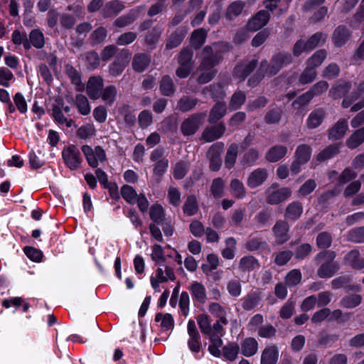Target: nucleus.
Here are the masks:
<instances>
[{
  "label": "nucleus",
  "mask_w": 364,
  "mask_h": 364,
  "mask_svg": "<svg viewBox=\"0 0 364 364\" xmlns=\"http://www.w3.org/2000/svg\"><path fill=\"white\" fill-rule=\"evenodd\" d=\"M279 358L278 348L273 345L266 347L261 355V364H276Z\"/></svg>",
  "instance_id": "obj_21"
},
{
  "label": "nucleus",
  "mask_w": 364,
  "mask_h": 364,
  "mask_svg": "<svg viewBox=\"0 0 364 364\" xmlns=\"http://www.w3.org/2000/svg\"><path fill=\"white\" fill-rule=\"evenodd\" d=\"M139 17L138 11H131L129 14L118 17L113 23L116 27L124 28L131 25Z\"/></svg>",
  "instance_id": "obj_34"
},
{
  "label": "nucleus",
  "mask_w": 364,
  "mask_h": 364,
  "mask_svg": "<svg viewBox=\"0 0 364 364\" xmlns=\"http://www.w3.org/2000/svg\"><path fill=\"white\" fill-rule=\"evenodd\" d=\"M76 106L80 114L87 115L90 112V107L89 105L87 97L81 94H78L75 97Z\"/></svg>",
  "instance_id": "obj_54"
},
{
  "label": "nucleus",
  "mask_w": 364,
  "mask_h": 364,
  "mask_svg": "<svg viewBox=\"0 0 364 364\" xmlns=\"http://www.w3.org/2000/svg\"><path fill=\"white\" fill-rule=\"evenodd\" d=\"M227 112L226 104L223 102H217L210 111L208 121L210 124L216 123L221 119Z\"/></svg>",
  "instance_id": "obj_19"
},
{
  "label": "nucleus",
  "mask_w": 364,
  "mask_h": 364,
  "mask_svg": "<svg viewBox=\"0 0 364 364\" xmlns=\"http://www.w3.org/2000/svg\"><path fill=\"white\" fill-rule=\"evenodd\" d=\"M267 176L266 168H258L250 173L247 180V184L250 188H255L267 180Z\"/></svg>",
  "instance_id": "obj_17"
},
{
  "label": "nucleus",
  "mask_w": 364,
  "mask_h": 364,
  "mask_svg": "<svg viewBox=\"0 0 364 364\" xmlns=\"http://www.w3.org/2000/svg\"><path fill=\"white\" fill-rule=\"evenodd\" d=\"M312 149L309 145L300 144L297 146L295 151V159L306 164L311 158Z\"/></svg>",
  "instance_id": "obj_38"
},
{
  "label": "nucleus",
  "mask_w": 364,
  "mask_h": 364,
  "mask_svg": "<svg viewBox=\"0 0 364 364\" xmlns=\"http://www.w3.org/2000/svg\"><path fill=\"white\" fill-rule=\"evenodd\" d=\"M312 251V246L309 243H303L298 246L294 251V257L301 260L306 258Z\"/></svg>",
  "instance_id": "obj_59"
},
{
  "label": "nucleus",
  "mask_w": 364,
  "mask_h": 364,
  "mask_svg": "<svg viewBox=\"0 0 364 364\" xmlns=\"http://www.w3.org/2000/svg\"><path fill=\"white\" fill-rule=\"evenodd\" d=\"M327 116L326 109L323 107L316 108L309 114L306 119V127L309 129H314L322 124Z\"/></svg>",
  "instance_id": "obj_13"
},
{
  "label": "nucleus",
  "mask_w": 364,
  "mask_h": 364,
  "mask_svg": "<svg viewBox=\"0 0 364 364\" xmlns=\"http://www.w3.org/2000/svg\"><path fill=\"white\" fill-rule=\"evenodd\" d=\"M259 300L260 298L257 294H250L243 299L242 307L245 310H251L258 304Z\"/></svg>",
  "instance_id": "obj_60"
},
{
  "label": "nucleus",
  "mask_w": 364,
  "mask_h": 364,
  "mask_svg": "<svg viewBox=\"0 0 364 364\" xmlns=\"http://www.w3.org/2000/svg\"><path fill=\"white\" fill-rule=\"evenodd\" d=\"M289 222L285 220H277L272 228V232L276 238V242L282 245L290 239Z\"/></svg>",
  "instance_id": "obj_8"
},
{
  "label": "nucleus",
  "mask_w": 364,
  "mask_h": 364,
  "mask_svg": "<svg viewBox=\"0 0 364 364\" xmlns=\"http://www.w3.org/2000/svg\"><path fill=\"white\" fill-rule=\"evenodd\" d=\"M283 110L281 107H275L269 109L265 114L264 119L268 124H277L280 122Z\"/></svg>",
  "instance_id": "obj_44"
},
{
  "label": "nucleus",
  "mask_w": 364,
  "mask_h": 364,
  "mask_svg": "<svg viewBox=\"0 0 364 364\" xmlns=\"http://www.w3.org/2000/svg\"><path fill=\"white\" fill-rule=\"evenodd\" d=\"M190 290L192 292L194 298L200 303L203 304L205 301L206 294L205 289L203 284L195 282L192 284L190 287Z\"/></svg>",
  "instance_id": "obj_45"
},
{
  "label": "nucleus",
  "mask_w": 364,
  "mask_h": 364,
  "mask_svg": "<svg viewBox=\"0 0 364 364\" xmlns=\"http://www.w3.org/2000/svg\"><path fill=\"white\" fill-rule=\"evenodd\" d=\"M316 75L315 68L307 65L299 76V81L302 85L310 83L316 78Z\"/></svg>",
  "instance_id": "obj_55"
},
{
  "label": "nucleus",
  "mask_w": 364,
  "mask_h": 364,
  "mask_svg": "<svg viewBox=\"0 0 364 364\" xmlns=\"http://www.w3.org/2000/svg\"><path fill=\"white\" fill-rule=\"evenodd\" d=\"M259 267L257 259L253 256H246L242 257L239 264V268L242 272H250Z\"/></svg>",
  "instance_id": "obj_41"
},
{
  "label": "nucleus",
  "mask_w": 364,
  "mask_h": 364,
  "mask_svg": "<svg viewBox=\"0 0 364 364\" xmlns=\"http://www.w3.org/2000/svg\"><path fill=\"white\" fill-rule=\"evenodd\" d=\"M205 113H196L186 119L181 125V130L183 135H193L199 129L201 121L205 118Z\"/></svg>",
  "instance_id": "obj_6"
},
{
  "label": "nucleus",
  "mask_w": 364,
  "mask_h": 364,
  "mask_svg": "<svg viewBox=\"0 0 364 364\" xmlns=\"http://www.w3.org/2000/svg\"><path fill=\"white\" fill-rule=\"evenodd\" d=\"M107 34V31L105 28L104 27H100L95 30L91 34H90V39L92 42V44L97 45L102 43Z\"/></svg>",
  "instance_id": "obj_63"
},
{
  "label": "nucleus",
  "mask_w": 364,
  "mask_h": 364,
  "mask_svg": "<svg viewBox=\"0 0 364 364\" xmlns=\"http://www.w3.org/2000/svg\"><path fill=\"white\" fill-rule=\"evenodd\" d=\"M332 241L331 234L327 232H320L316 239L317 247L323 250H326V249L331 247Z\"/></svg>",
  "instance_id": "obj_49"
},
{
  "label": "nucleus",
  "mask_w": 364,
  "mask_h": 364,
  "mask_svg": "<svg viewBox=\"0 0 364 364\" xmlns=\"http://www.w3.org/2000/svg\"><path fill=\"white\" fill-rule=\"evenodd\" d=\"M65 72L70 77L71 82L76 86V90L78 92L84 91L85 86L81 82V76L79 72L70 65H65Z\"/></svg>",
  "instance_id": "obj_30"
},
{
  "label": "nucleus",
  "mask_w": 364,
  "mask_h": 364,
  "mask_svg": "<svg viewBox=\"0 0 364 364\" xmlns=\"http://www.w3.org/2000/svg\"><path fill=\"white\" fill-rule=\"evenodd\" d=\"M301 274L299 269L290 271L285 277L286 284L289 287L299 284L301 281Z\"/></svg>",
  "instance_id": "obj_62"
},
{
  "label": "nucleus",
  "mask_w": 364,
  "mask_h": 364,
  "mask_svg": "<svg viewBox=\"0 0 364 364\" xmlns=\"http://www.w3.org/2000/svg\"><path fill=\"white\" fill-rule=\"evenodd\" d=\"M123 5L118 1H109L106 4L103 11L104 16L109 17L113 14H117L123 9Z\"/></svg>",
  "instance_id": "obj_56"
},
{
  "label": "nucleus",
  "mask_w": 364,
  "mask_h": 364,
  "mask_svg": "<svg viewBox=\"0 0 364 364\" xmlns=\"http://www.w3.org/2000/svg\"><path fill=\"white\" fill-rule=\"evenodd\" d=\"M82 151L85 154L89 165L93 168L97 167L98 159L96 158L93 149L90 146L83 145L82 146Z\"/></svg>",
  "instance_id": "obj_64"
},
{
  "label": "nucleus",
  "mask_w": 364,
  "mask_h": 364,
  "mask_svg": "<svg viewBox=\"0 0 364 364\" xmlns=\"http://www.w3.org/2000/svg\"><path fill=\"white\" fill-rule=\"evenodd\" d=\"M204 95H210L214 100L223 99L225 96V91L220 83H213L203 88L201 91Z\"/></svg>",
  "instance_id": "obj_29"
},
{
  "label": "nucleus",
  "mask_w": 364,
  "mask_h": 364,
  "mask_svg": "<svg viewBox=\"0 0 364 364\" xmlns=\"http://www.w3.org/2000/svg\"><path fill=\"white\" fill-rule=\"evenodd\" d=\"M240 347L236 343H231L223 348V355L228 360L233 361L237 358Z\"/></svg>",
  "instance_id": "obj_50"
},
{
  "label": "nucleus",
  "mask_w": 364,
  "mask_h": 364,
  "mask_svg": "<svg viewBox=\"0 0 364 364\" xmlns=\"http://www.w3.org/2000/svg\"><path fill=\"white\" fill-rule=\"evenodd\" d=\"M246 96L244 92L239 90L231 97L229 102V108L232 110L238 109L245 102Z\"/></svg>",
  "instance_id": "obj_47"
},
{
  "label": "nucleus",
  "mask_w": 364,
  "mask_h": 364,
  "mask_svg": "<svg viewBox=\"0 0 364 364\" xmlns=\"http://www.w3.org/2000/svg\"><path fill=\"white\" fill-rule=\"evenodd\" d=\"M201 55L202 61L198 68V70H213V68L218 65L223 59L220 45L218 43L205 46L202 50Z\"/></svg>",
  "instance_id": "obj_3"
},
{
  "label": "nucleus",
  "mask_w": 364,
  "mask_h": 364,
  "mask_svg": "<svg viewBox=\"0 0 364 364\" xmlns=\"http://www.w3.org/2000/svg\"><path fill=\"white\" fill-rule=\"evenodd\" d=\"M291 193L289 188L283 187L267 194L266 201L270 205H277L287 200L291 196Z\"/></svg>",
  "instance_id": "obj_15"
},
{
  "label": "nucleus",
  "mask_w": 364,
  "mask_h": 364,
  "mask_svg": "<svg viewBox=\"0 0 364 364\" xmlns=\"http://www.w3.org/2000/svg\"><path fill=\"white\" fill-rule=\"evenodd\" d=\"M348 129L346 119H340L332 127L328 129V139L330 141H337L343 138Z\"/></svg>",
  "instance_id": "obj_12"
},
{
  "label": "nucleus",
  "mask_w": 364,
  "mask_h": 364,
  "mask_svg": "<svg viewBox=\"0 0 364 364\" xmlns=\"http://www.w3.org/2000/svg\"><path fill=\"white\" fill-rule=\"evenodd\" d=\"M198 100L196 98H192L188 96H183L178 101L176 109L182 112H186L193 109L198 104Z\"/></svg>",
  "instance_id": "obj_36"
},
{
  "label": "nucleus",
  "mask_w": 364,
  "mask_h": 364,
  "mask_svg": "<svg viewBox=\"0 0 364 364\" xmlns=\"http://www.w3.org/2000/svg\"><path fill=\"white\" fill-rule=\"evenodd\" d=\"M224 123L220 122L215 125L206 127L201 136V139L207 142L213 141L220 138L225 132Z\"/></svg>",
  "instance_id": "obj_11"
},
{
  "label": "nucleus",
  "mask_w": 364,
  "mask_h": 364,
  "mask_svg": "<svg viewBox=\"0 0 364 364\" xmlns=\"http://www.w3.org/2000/svg\"><path fill=\"white\" fill-rule=\"evenodd\" d=\"M341 144H330L316 155V160L322 162L328 160L340 153Z\"/></svg>",
  "instance_id": "obj_23"
},
{
  "label": "nucleus",
  "mask_w": 364,
  "mask_h": 364,
  "mask_svg": "<svg viewBox=\"0 0 364 364\" xmlns=\"http://www.w3.org/2000/svg\"><path fill=\"white\" fill-rule=\"evenodd\" d=\"M198 209V202L195 196L191 195L188 196L183 210L185 214L188 215H193Z\"/></svg>",
  "instance_id": "obj_48"
},
{
  "label": "nucleus",
  "mask_w": 364,
  "mask_h": 364,
  "mask_svg": "<svg viewBox=\"0 0 364 364\" xmlns=\"http://www.w3.org/2000/svg\"><path fill=\"white\" fill-rule=\"evenodd\" d=\"M224 149V144L223 142H217L212 144L207 153L206 157L210 163V169L213 171H218L222 165V159L220 155Z\"/></svg>",
  "instance_id": "obj_5"
},
{
  "label": "nucleus",
  "mask_w": 364,
  "mask_h": 364,
  "mask_svg": "<svg viewBox=\"0 0 364 364\" xmlns=\"http://www.w3.org/2000/svg\"><path fill=\"white\" fill-rule=\"evenodd\" d=\"M85 60L87 68L89 70H94L97 68L100 63L98 53L94 50H91L85 53Z\"/></svg>",
  "instance_id": "obj_57"
},
{
  "label": "nucleus",
  "mask_w": 364,
  "mask_h": 364,
  "mask_svg": "<svg viewBox=\"0 0 364 364\" xmlns=\"http://www.w3.org/2000/svg\"><path fill=\"white\" fill-rule=\"evenodd\" d=\"M225 181L222 178H215L210 186V193L215 198H219L224 194Z\"/></svg>",
  "instance_id": "obj_46"
},
{
  "label": "nucleus",
  "mask_w": 364,
  "mask_h": 364,
  "mask_svg": "<svg viewBox=\"0 0 364 364\" xmlns=\"http://www.w3.org/2000/svg\"><path fill=\"white\" fill-rule=\"evenodd\" d=\"M351 88L349 82H341L333 85L329 91V95L333 99H339L348 94Z\"/></svg>",
  "instance_id": "obj_33"
},
{
  "label": "nucleus",
  "mask_w": 364,
  "mask_h": 364,
  "mask_svg": "<svg viewBox=\"0 0 364 364\" xmlns=\"http://www.w3.org/2000/svg\"><path fill=\"white\" fill-rule=\"evenodd\" d=\"M151 62V56L148 53H136L132 63L134 71L141 73L145 70Z\"/></svg>",
  "instance_id": "obj_18"
},
{
  "label": "nucleus",
  "mask_w": 364,
  "mask_h": 364,
  "mask_svg": "<svg viewBox=\"0 0 364 364\" xmlns=\"http://www.w3.org/2000/svg\"><path fill=\"white\" fill-rule=\"evenodd\" d=\"M258 348L257 341L254 338H247L241 343V353L247 357L255 355Z\"/></svg>",
  "instance_id": "obj_32"
},
{
  "label": "nucleus",
  "mask_w": 364,
  "mask_h": 364,
  "mask_svg": "<svg viewBox=\"0 0 364 364\" xmlns=\"http://www.w3.org/2000/svg\"><path fill=\"white\" fill-rule=\"evenodd\" d=\"M29 39L32 46L36 48H41L45 45L43 34L38 29H34L30 33Z\"/></svg>",
  "instance_id": "obj_53"
},
{
  "label": "nucleus",
  "mask_w": 364,
  "mask_h": 364,
  "mask_svg": "<svg viewBox=\"0 0 364 364\" xmlns=\"http://www.w3.org/2000/svg\"><path fill=\"white\" fill-rule=\"evenodd\" d=\"M193 51L190 47L183 48L178 55V63L193 67Z\"/></svg>",
  "instance_id": "obj_40"
},
{
  "label": "nucleus",
  "mask_w": 364,
  "mask_h": 364,
  "mask_svg": "<svg viewBox=\"0 0 364 364\" xmlns=\"http://www.w3.org/2000/svg\"><path fill=\"white\" fill-rule=\"evenodd\" d=\"M132 53L129 50L122 49L117 55L116 59L109 67V72L112 76H118L122 73L129 64Z\"/></svg>",
  "instance_id": "obj_4"
},
{
  "label": "nucleus",
  "mask_w": 364,
  "mask_h": 364,
  "mask_svg": "<svg viewBox=\"0 0 364 364\" xmlns=\"http://www.w3.org/2000/svg\"><path fill=\"white\" fill-rule=\"evenodd\" d=\"M238 153V146L236 144H231L227 151L225 157V165L228 169L232 168L235 164Z\"/></svg>",
  "instance_id": "obj_42"
},
{
  "label": "nucleus",
  "mask_w": 364,
  "mask_h": 364,
  "mask_svg": "<svg viewBox=\"0 0 364 364\" xmlns=\"http://www.w3.org/2000/svg\"><path fill=\"white\" fill-rule=\"evenodd\" d=\"M269 18V11L260 10L248 21L247 28L250 31H257L266 26Z\"/></svg>",
  "instance_id": "obj_7"
},
{
  "label": "nucleus",
  "mask_w": 364,
  "mask_h": 364,
  "mask_svg": "<svg viewBox=\"0 0 364 364\" xmlns=\"http://www.w3.org/2000/svg\"><path fill=\"white\" fill-rule=\"evenodd\" d=\"M302 213V203L299 201H293L286 207L284 218L287 222H295L300 218Z\"/></svg>",
  "instance_id": "obj_16"
},
{
  "label": "nucleus",
  "mask_w": 364,
  "mask_h": 364,
  "mask_svg": "<svg viewBox=\"0 0 364 364\" xmlns=\"http://www.w3.org/2000/svg\"><path fill=\"white\" fill-rule=\"evenodd\" d=\"M159 89L162 95L170 97L174 95L176 87L172 78L169 75H166L162 77L159 82Z\"/></svg>",
  "instance_id": "obj_24"
},
{
  "label": "nucleus",
  "mask_w": 364,
  "mask_h": 364,
  "mask_svg": "<svg viewBox=\"0 0 364 364\" xmlns=\"http://www.w3.org/2000/svg\"><path fill=\"white\" fill-rule=\"evenodd\" d=\"M364 142V127L356 129L346 141V146L354 149Z\"/></svg>",
  "instance_id": "obj_27"
},
{
  "label": "nucleus",
  "mask_w": 364,
  "mask_h": 364,
  "mask_svg": "<svg viewBox=\"0 0 364 364\" xmlns=\"http://www.w3.org/2000/svg\"><path fill=\"white\" fill-rule=\"evenodd\" d=\"M206 36V31L203 28H199L193 31L190 38V45L191 48L195 50H198L201 48L205 42Z\"/></svg>",
  "instance_id": "obj_26"
},
{
  "label": "nucleus",
  "mask_w": 364,
  "mask_h": 364,
  "mask_svg": "<svg viewBox=\"0 0 364 364\" xmlns=\"http://www.w3.org/2000/svg\"><path fill=\"white\" fill-rule=\"evenodd\" d=\"M294 61L291 53L281 50L274 54L268 62L263 60L256 73L248 80L247 85L254 87L257 86L267 75L269 77L276 75L284 67L291 64Z\"/></svg>",
  "instance_id": "obj_1"
},
{
  "label": "nucleus",
  "mask_w": 364,
  "mask_h": 364,
  "mask_svg": "<svg viewBox=\"0 0 364 364\" xmlns=\"http://www.w3.org/2000/svg\"><path fill=\"white\" fill-rule=\"evenodd\" d=\"M149 215L151 219L157 224H160L164 221V212L163 208L160 205H153L151 208Z\"/></svg>",
  "instance_id": "obj_61"
},
{
  "label": "nucleus",
  "mask_w": 364,
  "mask_h": 364,
  "mask_svg": "<svg viewBox=\"0 0 364 364\" xmlns=\"http://www.w3.org/2000/svg\"><path fill=\"white\" fill-rule=\"evenodd\" d=\"M287 153V148L282 145H276L269 149L265 155V159L269 162H277L282 159Z\"/></svg>",
  "instance_id": "obj_25"
},
{
  "label": "nucleus",
  "mask_w": 364,
  "mask_h": 364,
  "mask_svg": "<svg viewBox=\"0 0 364 364\" xmlns=\"http://www.w3.org/2000/svg\"><path fill=\"white\" fill-rule=\"evenodd\" d=\"M328 35L323 32H316L311 35L306 41L309 52L318 46L324 45L326 42Z\"/></svg>",
  "instance_id": "obj_28"
},
{
  "label": "nucleus",
  "mask_w": 364,
  "mask_h": 364,
  "mask_svg": "<svg viewBox=\"0 0 364 364\" xmlns=\"http://www.w3.org/2000/svg\"><path fill=\"white\" fill-rule=\"evenodd\" d=\"M351 32L347 26L340 25L332 33L331 40L336 47L340 48L347 43L350 39Z\"/></svg>",
  "instance_id": "obj_10"
},
{
  "label": "nucleus",
  "mask_w": 364,
  "mask_h": 364,
  "mask_svg": "<svg viewBox=\"0 0 364 364\" xmlns=\"http://www.w3.org/2000/svg\"><path fill=\"white\" fill-rule=\"evenodd\" d=\"M121 195L127 202L131 204L135 203L137 197L136 191L129 185H124L121 188Z\"/></svg>",
  "instance_id": "obj_58"
},
{
  "label": "nucleus",
  "mask_w": 364,
  "mask_h": 364,
  "mask_svg": "<svg viewBox=\"0 0 364 364\" xmlns=\"http://www.w3.org/2000/svg\"><path fill=\"white\" fill-rule=\"evenodd\" d=\"M80 153L75 146H68L63 151V158L66 165L71 169H77L80 163Z\"/></svg>",
  "instance_id": "obj_9"
},
{
  "label": "nucleus",
  "mask_w": 364,
  "mask_h": 364,
  "mask_svg": "<svg viewBox=\"0 0 364 364\" xmlns=\"http://www.w3.org/2000/svg\"><path fill=\"white\" fill-rule=\"evenodd\" d=\"M362 301V296L360 294H352L343 297L340 301L342 307L353 309L358 306Z\"/></svg>",
  "instance_id": "obj_39"
},
{
  "label": "nucleus",
  "mask_w": 364,
  "mask_h": 364,
  "mask_svg": "<svg viewBox=\"0 0 364 364\" xmlns=\"http://www.w3.org/2000/svg\"><path fill=\"white\" fill-rule=\"evenodd\" d=\"M161 31L158 28H153L145 36V43L150 49H154L159 41Z\"/></svg>",
  "instance_id": "obj_51"
},
{
  "label": "nucleus",
  "mask_w": 364,
  "mask_h": 364,
  "mask_svg": "<svg viewBox=\"0 0 364 364\" xmlns=\"http://www.w3.org/2000/svg\"><path fill=\"white\" fill-rule=\"evenodd\" d=\"M230 188L232 196L236 198L242 199L246 196L245 186L239 179H232L230 183Z\"/></svg>",
  "instance_id": "obj_37"
},
{
  "label": "nucleus",
  "mask_w": 364,
  "mask_h": 364,
  "mask_svg": "<svg viewBox=\"0 0 364 364\" xmlns=\"http://www.w3.org/2000/svg\"><path fill=\"white\" fill-rule=\"evenodd\" d=\"M336 257L333 250H322L314 257V262L318 266L316 274L320 278H331L340 269Z\"/></svg>",
  "instance_id": "obj_2"
},
{
  "label": "nucleus",
  "mask_w": 364,
  "mask_h": 364,
  "mask_svg": "<svg viewBox=\"0 0 364 364\" xmlns=\"http://www.w3.org/2000/svg\"><path fill=\"white\" fill-rule=\"evenodd\" d=\"M187 31L184 28H179L173 32L167 40L166 48L167 49H173L181 44Z\"/></svg>",
  "instance_id": "obj_22"
},
{
  "label": "nucleus",
  "mask_w": 364,
  "mask_h": 364,
  "mask_svg": "<svg viewBox=\"0 0 364 364\" xmlns=\"http://www.w3.org/2000/svg\"><path fill=\"white\" fill-rule=\"evenodd\" d=\"M246 4L242 1H235L231 3L227 8L225 17L228 20L231 21L234 18L238 16L244 9Z\"/></svg>",
  "instance_id": "obj_31"
},
{
  "label": "nucleus",
  "mask_w": 364,
  "mask_h": 364,
  "mask_svg": "<svg viewBox=\"0 0 364 364\" xmlns=\"http://www.w3.org/2000/svg\"><path fill=\"white\" fill-rule=\"evenodd\" d=\"M257 60H252L245 65H238L235 68V75L244 80L250 75L256 68L257 65Z\"/></svg>",
  "instance_id": "obj_35"
},
{
  "label": "nucleus",
  "mask_w": 364,
  "mask_h": 364,
  "mask_svg": "<svg viewBox=\"0 0 364 364\" xmlns=\"http://www.w3.org/2000/svg\"><path fill=\"white\" fill-rule=\"evenodd\" d=\"M102 87L103 80L100 76L90 77L87 83V94L90 99H98L100 97Z\"/></svg>",
  "instance_id": "obj_14"
},
{
  "label": "nucleus",
  "mask_w": 364,
  "mask_h": 364,
  "mask_svg": "<svg viewBox=\"0 0 364 364\" xmlns=\"http://www.w3.org/2000/svg\"><path fill=\"white\" fill-rule=\"evenodd\" d=\"M326 56L327 52L325 49L318 50L307 60L306 64L315 68L321 65Z\"/></svg>",
  "instance_id": "obj_43"
},
{
  "label": "nucleus",
  "mask_w": 364,
  "mask_h": 364,
  "mask_svg": "<svg viewBox=\"0 0 364 364\" xmlns=\"http://www.w3.org/2000/svg\"><path fill=\"white\" fill-rule=\"evenodd\" d=\"M347 240L355 243L364 242V226L350 230L348 232Z\"/></svg>",
  "instance_id": "obj_52"
},
{
  "label": "nucleus",
  "mask_w": 364,
  "mask_h": 364,
  "mask_svg": "<svg viewBox=\"0 0 364 364\" xmlns=\"http://www.w3.org/2000/svg\"><path fill=\"white\" fill-rule=\"evenodd\" d=\"M344 262L355 269L364 268V259L360 256L358 250H353L346 255L343 258Z\"/></svg>",
  "instance_id": "obj_20"
}]
</instances>
